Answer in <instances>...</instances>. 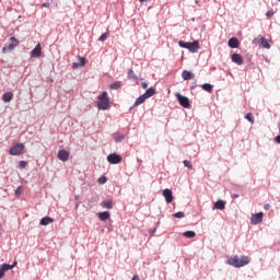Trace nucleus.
Returning <instances> with one entry per match:
<instances>
[{
	"label": "nucleus",
	"mask_w": 280,
	"mask_h": 280,
	"mask_svg": "<svg viewBox=\"0 0 280 280\" xmlns=\"http://www.w3.org/2000/svg\"><path fill=\"white\" fill-rule=\"evenodd\" d=\"M131 280H139V276H133Z\"/></svg>",
	"instance_id": "obj_43"
},
{
	"label": "nucleus",
	"mask_w": 280,
	"mask_h": 280,
	"mask_svg": "<svg viewBox=\"0 0 280 280\" xmlns=\"http://www.w3.org/2000/svg\"><path fill=\"white\" fill-rule=\"evenodd\" d=\"M14 266H16V262H14L13 265H8V264L0 265V279H3V277H5L7 270H12Z\"/></svg>",
	"instance_id": "obj_10"
},
{
	"label": "nucleus",
	"mask_w": 280,
	"mask_h": 280,
	"mask_svg": "<svg viewBox=\"0 0 280 280\" xmlns=\"http://www.w3.org/2000/svg\"><path fill=\"white\" fill-rule=\"evenodd\" d=\"M98 183H100V185H105V183H106V177H100L98 178Z\"/></svg>",
	"instance_id": "obj_36"
},
{
	"label": "nucleus",
	"mask_w": 280,
	"mask_h": 280,
	"mask_svg": "<svg viewBox=\"0 0 280 280\" xmlns=\"http://www.w3.org/2000/svg\"><path fill=\"white\" fill-rule=\"evenodd\" d=\"M11 100H14V94L12 92H7L2 94V102L9 104Z\"/></svg>",
	"instance_id": "obj_20"
},
{
	"label": "nucleus",
	"mask_w": 280,
	"mask_h": 280,
	"mask_svg": "<svg viewBox=\"0 0 280 280\" xmlns=\"http://www.w3.org/2000/svg\"><path fill=\"white\" fill-rule=\"evenodd\" d=\"M113 139L116 143H121V141L126 140V136L119 131L115 132L113 135Z\"/></svg>",
	"instance_id": "obj_16"
},
{
	"label": "nucleus",
	"mask_w": 280,
	"mask_h": 280,
	"mask_svg": "<svg viewBox=\"0 0 280 280\" xmlns=\"http://www.w3.org/2000/svg\"><path fill=\"white\" fill-rule=\"evenodd\" d=\"M25 167H27V162H25V161H20V162H19V168H20V170H25Z\"/></svg>",
	"instance_id": "obj_35"
},
{
	"label": "nucleus",
	"mask_w": 280,
	"mask_h": 280,
	"mask_svg": "<svg viewBox=\"0 0 280 280\" xmlns=\"http://www.w3.org/2000/svg\"><path fill=\"white\" fill-rule=\"evenodd\" d=\"M178 45H179V47H182V49H187L188 45H189V42L179 40Z\"/></svg>",
	"instance_id": "obj_32"
},
{
	"label": "nucleus",
	"mask_w": 280,
	"mask_h": 280,
	"mask_svg": "<svg viewBox=\"0 0 280 280\" xmlns=\"http://www.w3.org/2000/svg\"><path fill=\"white\" fill-rule=\"evenodd\" d=\"M228 46L231 49H237V47H240V39H237V37H232L228 40Z\"/></svg>",
	"instance_id": "obj_14"
},
{
	"label": "nucleus",
	"mask_w": 280,
	"mask_h": 280,
	"mask_svg": "<svg viewBox=\"0 0 280 280\" xmlns=\"http://www.w3.org/2000/svg\"><path fill=\"white\" fill-rule=\"evenodd\" d=\"M86 65V59L84 57L79 56V62L72 63V69H79V67H84Z\"/></svg>",
	"instance_id": "obj_17"
},
{
	"label": "nucleus",
	"mask_w": 280,
	"mask_h": 280,
	"mask_svg": "<svg viewBox=\"0 0 280 280\" xmlns=\"http://www.w3.org/2000/svg\"><path fill=\"white\" fill-rule=\"evenodd\" d=\"M121 86H122L121 81H116V82H114V83H112V84L109 85V89H110L112 91H119V89H121Z\"/></svg>",
	"instance_id": "obj_24"
},
{
	"label": "nucleus",
	"mask_w": 280,
	"mask_h": 280,
	"mask_svg": "<svg viewBox=\"0 0 280 280\" xmlns=\"http://www.w3.org/2000/svg\"><path fill=\"white\" fill-rule=\"evenodd\" d=\"M266 16L270 18V16H275V12L273 11H268L266 13Z\"/></svg>",
	"instance_id": "obj_37"
},
{
	"label": "nucleus",
	"mask_w": 280,
	"mask_h": 280,
	"mask_svg": "<svg viewBox=\"0 0 280 280\" xmlns=\"http://www.w3.org/2000/svg\"><path fill=\"white\" fill-rule=\"evenodd\" d=\"M57 158L59 159V161H69V151L65 149L59 150Z\"/></svg>",
	"instance_id": "obj_15"
},
{
	"label": "nucleus",
	"mask_w": 280,
	"mask_h": 280,
	"mask_svg": "<svg viewBox=\"0 0 280 280\" xmlns=\"http://www.w3.org/2000/svg\"><path fill=\"white\" fill-rule=\"evenodd\" d=\"M142 95L144 96V98L150 100V97L156 95V90L154 88H149Z\"/></svg>",
	"instance_id": "obj_18"
},
{
	"label": "nucleus",
	"mask_w": 280,
	"mask_h": 280,
	"mask_svg": "<svg viewBox=\"0 0 280 280\" xmlns=\"http://www.w3.org/2000/svg\"><path fill=\"white\" fill-rule=\"evenodd\" d=\"M43 56V48L40 44H37L34 49L31 50V58H40Z\"/></svg>",
	"instance_id": "obj_11"
},
{
	"label": "nucleus",
	"mask_w": 280,
	"mask_h": 280,
	"mask_svg": "<svg viewBox=\"0 0 280 280\" xmlns=\"http://www.w3.org/2000/svg\"><path fill=\"white\" fill-rule=\"evenodd\" d=\"M175 97H176L177 102L183 106V108H190L191 107V103L189 102V97L184 96L179 92H177L175 94Z\"/></svg>",
	"instance_id": "obj_4"
},
{
	"label": "nucleus",
	"mask_w": 280,
	"mask_h": 280,
	"mask_svg": "<svg viewBox=\"0 0 280 280\" xmlns=\"http://www.w3.org/2000/svg\"><path fill=\"white\" fill-rule=\"evenodd\" d=\"M250 264V257L248 256H232L228 258V265L232 266V268H244V266H248Z\"/></svg>",
	"instance_id": "obj_1"
},
{
	"label": "nucleus",
	"mask_w": 280,
	"mask_h": 280,
	"mask_svg": "<svg viewBox=\"0 0 280 280\" xmlns=\"http://www.w3.org/2000/svg\"><path fill=\"white\" fill-rule=\"evenodd\" d=\"M101 207H102V209H113V207H114L113 199L103 200L101 202Z\"/></svg>",
	"instance_id": "obj_19"
},
{
	"label": "nucleus",
	"mask_w": 280,
	"mask_h": 280,
	"mask_svg": "<svg viewBox=\"0 0 280 280\" xmlns=\"http://www.w3.org/2000/svg\"><path fill=\"white\" fill-rule=\"evenodd\" d=\"M253 45H259V47H262V49H270V43H268V39L264 36L254 38Z\"/></svg>",
	"instance_id": "obj_5"
},
{
	"label": "nucleus",
	"mask_w": 280,
	"mask_h": 280,
	"mask_svg": "<svg viewBox=\"0 0 280 280\" xmlns=\"http://www.w3.org/2000/svg\"><path fill=\"white\" fill-rule=\"evenodd\" d=\"M232 198H233V200H235V198H240V195L234 194V195H232Z\"/></svg>",
	"instance_id": "obj_42"
},
{
	"label": "nucleus",
	"mask_w": 280,
	"mask_h": 280,
	"mask_svg": "<svg viewBox=\"0 0 280 280\" xmlns=\"http://www.w3.org/2000/svg\"><path fill=\"white\" fill-rule=\"evenodd\" d=\"M173 217L177 218V219L185 218V212H183V211L176 212V213L173 214Z\"/></svg>",
	"instance_id": "obj_34"
},
{
	"label": "nucleus",
	"mask_w": 280,
	"mask_h": 280,
	"mask_svg": "<svg viewBox=\"0 0 280 280\" xmlns=\"http://www.w3.org/2000/svg\"><path fill=\"white\" fill-rule=\"evenodd\" d=\"M213 209H219L220 211H224V209H226V202H224V200H218L214 203Z\"/></svg>",
	"instance_id": "obj_22"
},
{
	"label": "nucleus",
	"mask_w": 280,
	"mask_h": 280,
	"mask_svg": "<svg viewBox=\"0 0 280 280\" xmlns=\"http://www.w3.org/2000/svg\"><path fill=\"white\" fill-rule=\"evenodd\" d=\"M264 209H265L266 211H268V210L270 209V203H266V205L264 206Z\"/></svg>",
	"instance_id": "obj_40"
},
{
	"label": "nucleus",
	"mask_w": 280,
	"mask_h": 280,
	"mask_svg": "<svg viewBox=\"0 0 280 280\" xmlns=\"http://www.w3.org/2000/svg\"><path fill=\"white\" fill-rule=\"evenodd\" d=\"M110 218V212L108 211H103L98 213V219L101 220V222H106V220H108Z\"/></svg>",
	"instance_id": "obj_23"
},
{
	"label": "nucleus",
	"mask_w": 280,
	"mask_h": 280,
	"mask_svg": "<svg viewBox=\"0 0 280 280\" xmlns=\"http://www.w3.org/2000/svg\"><path fill=\"white\" fill-rule=\"evenodd\" d=\"M54 219L51 217H44L40 221L39 224L42 226H49V224H52Z\"/></svg>",
	"instance_id": "obj_21"
},
{
	"label": "nucleus",
	"mask_w": 280,
	"mask_h": 280,
	"mask_svg": "<svg viewBox=\"0 0 280 280\" xmlns=\"http://www.w3.org/2000/svg\"><path fill=\"white\" fill-rule=\"evenodd\" d=\"M261 222H264V212L252 214L250 224L257 225L261 224Z\"/></svg>",
	"instance_id": "obj_7"
},
{
	"label": "nucleus",
	"mask_w": 280,
	"mask_h": 280,
	"mask_svg": "<svg viewBox=\"0 0 280 280\" xmlns=\"http://www.w3.org/2000/svg\"><path fill=\"white\" fill-rule=\"evenodd\" d=\"M201 89L203 91H207V93H213V85H211V83H203L201 85Z\"/></svg>",
	"instance_id": "obj_26"
},
{
	"label": "nucleus",
	"mask_w": 280,
	"mask_h": 280,
	"mask_svg": "<svg viewBox=\"0 0 280 280\" xmlns=\"http://www.w3.org/2000/svg\"><path fill=\"white\" fill-rule=\"evenodd\" d=\"M231 60L232 62H234V65H238V67H242V65H244V57H242V55L237 52L231 56Z\"/></svg>",
	"instance_id": "obj_13"
},
{
	"label": "nucleus",
	"mask_w": 280,
	"mask_h": 280,
	"mask_svg": "<svg viewBox=\"0 0 280 280\" xmlns=\"http://www.w3.org/2000/svg\"><path fill=\"white\" fill-rule=\"evenodd\" d=\"M19 45V39L16 37H11L10 43L2 48V54L7 51H14V48Z\"/></svg>",
	"instance_id": "obj_6"
},
{
	"label": "nucleus",
	"mask_w": 280,
	"mask_h": 280,
	"mask_svg": "<svg viewBox=\"0 0 280 280\" xmlns=\"http://www.w3.org/2000/svg\"><path fill=\"white\" fill-rule=\"evenodd\" d=\"M276 143H280V135L275 138Z\"/></svg>",
	"instance_id": "obj_41"
},
{
	"label": "nucleus",
	"mask_w": 280,
	"mask_h": 280,
	"mask_svg": "<svg viewBox=\"0 0 280 280\" xmlns=\"http://www.w3.org/2000/svg\"><path fill=\"white\" fill-rule=\"evenodd\" d=\"M245 119H247V121H249V124H255V117H253V113H247L245 115Z\"/></svg>",
	"instance_id": "obj_30"
},
{
	"label": "nucleus",
	"mask_w": 280,
	"mask_h": 280,
	"mask_svg": "<svg viewBox=\"0 0 280 280\" xmlns=\"http://www.w3.org/2000/svg\"><path fill=\"white\" fill-rule=\"evenodd\" d=\"M183 236L187 237L188 240H191V238L196 237V232H194V231H186V232L183 233Z\"/></svg>",
	"instance_id": "obj_29"
},
{
	"label": "nucleus",
	"mask_w": 280,
	"mask_h": 280,
	"mask_svg": "<svg viewBox=\"0 0 280 280\" xmlns=\"http://www.w3.org/2000/svg\"><path fill=\"white\" fill-rule=\"evenodd\" d=\"M162 196L165 198L167 205H172V202H174V194L170 188L164 189Z\"/></svg>",
	"instance_id": "obj_9"
},
{
	"label": "nucleus",
	"mask_w": 280,
	"mask_h": 280,
	"mask_svg": "<svg viewBox=\"0 0 280 280\" xmlns=\"http://www.w3.org/2000/svg\"><path fill=\"white\" fill-rule=\"evenodd\" d=\"M0 235H1V224H0Z\"/></svg>",
	"instance_id": "obj_47"
},
{
	"label": "nucleus",
	"mask_w": 280,
	"mask_h": 280,
	"mask_svg": "<svg viewBox=\"0 0 280 280\" xmlns=\"http://www.w3.org/2000/svg\"><path fill=\"white\" fill-rule=\"evenodd\" d=\"M278 1H280V0H278Z\"/></svg>",
	"instance_id": "obj_48"
},
{
	"label": "nucleus",
	"mask_w": 280,
	"mask_h": 280,
	"mask_svg": "<svg viewBox=\"0 0 280 280\" xmlns=\"http://www.w3.org/2000/svg\"><path fill=\"white\" fill-rule=\"evenodd\" d=\"M182 78L183 80H191V78H194V74L187 70H184L182 72Z\"/></svg>",
	"instance_id": "obj_28"
},
{
	"label": "nucleus",
	"mask_w": 280,
	"mask_h": 280,
	"mask_svg": "<svg viewBox=\"0 0 280 280\" xmlns=\"http://www.w3.org/2000/svg\"><path fill=\"white\" fill-rule=\"evenodd\" d=\"M145 100H148L143 94L140 95L133 103V106H141V104H143V102H145Z\"/></svg>",
	"instance_id": "obj_27"
},
{
	"label": "nucleus",
	"mask_w": 280,
	"mask_h": 280,
	"mask_svg": "<svg viewBox=\"0 0 280 280\" xmlns=\"http://www.w3.org/2000/svg\"><path fill=\"white\" fill-rule=\"evenodd\" d=\"M141 86H142V89H148V82H142Z\"/></svg>",
	"instance_id": "obj_39"
},
{
	"label": "nucleus",
	"mask_w": 280,
	"mask_h": 280,
	"mask_svg": "<svg viewBox=\"0 0 280 280\" xmlns=\"http://www.w3.org/2000/svg\"><path fill=\"white\" fill-rule=\"evenodd\" d=\"M108 39V32L107 33H104L100 36L98 40L101 43H104V40H107Z\"/></svg>",
	"instance_id": "obj_33"
},
{
	"label": "nucleus",
	"mask_w": 280,
	"mask_h": 280,
	"mask_svg": "<svg viewBox=\"0 0 280 280\" xmlns=\"http://www.w3.org/2000/svg\"><path fill=\"white\" fill-rule=\"evenodd\" d=\"M155 232H156V229L152 230V232H151V233H155Z\"/></svg>",
	"instance_id": "obj_46"
},
{
	"label": "nucleus",
	"mask_w": 280,
	"mask_h": 280,
	"mask_svg": "<svg viewBox=\"0 0 280 280\" xmlns=\"http://www.w3.org/2000/svg\"><path fill=\"white\" fill-rule=\"evenodd\" d=\"M49 2H44L43 4H42V8H49Z\"/></svg>",
	"instance_id": "obj_38"
},
{
	"label": "nucleus",
	"mask_w": 280,
	"mask_h": 280,
	"mask_svg": "<svg viewBox=\"0 0 280 280\" xmlns=\"http://www.w3.org/2000/svg\"><path fill=\"white\" fill-rule=\"evenodd\" d=\"M127 78H128V80H133L135 82H137V80H139V77H137L135 74V71L132 69L128 70Z\"/></svg>",
	"instance_id": "obj_25"
},
{
	"label": "nucleus",
	"mask_w": 280,
	"mask_h": 280,
	"mask_svg": "<svg viewBox=\"0 0 280 280\" xmlns=\"http://www.w3.org/2000/svg\"><path fill=\"white\" fill-rule=\"evenodd\" d=\"M97 108L98 110H108L110 108V100H108V92H103L97 96Z\"/></svg>",
	"instance_id": "obj_2"
},
{
	"label": "nucleus",
	"mask_w": 280,
	"mask_h": 280,
	"mask_svg": "<svg viewBox=\"0 0 280 280\" xmlns=\"http://www.w3.org/2000/svg\"><path fill=\"white\" fill-rule=\"evenodd\" d=\"M140 1V3H143V2H145V1H148V0H139Z\"/></svg>",
	"instance_id": "obj_45"
},
{
	"label": "nucleus",
	"mask_w": 280,
	"mask_h": 280,
	"mask_svg": "<svg viewBox=\"0 0 280 280\" xmlns=\"http://www.w3.org/2000/svg\"><path fill=\"white\" fill-rule=\"evenodd\" d=\"M183 164L185 167H187L188 170H192L194 164H191V162L189 160H184Z\"/></svg>",
	"instance_id": "obj_31"
},
{
	"label": "nucleus",
	"mask_w": 280,
	"mask_h": 280,
	"mask_svg": "<svg viewBox=\"0 0 280 280\" xmlns=\"http://www.w3.org/2000/svg\"><path fill=\"white\" fill-rule=\"evenodd\" d=\"M133 108H137V106H135V104L131 107H129V110H133Z\"/></svg>",
	"instance_id": "obj_44"
},
{
	"label": "nucleus",
	"mask_w": 280,
	"mask_h": 280,
	"mask_svg": "<svg viewBox=\"0 0 280 280\" xmlns=\"http://www.w3.org/2000/svg\"><path fill=\"white\" fill-rule=\"evenodd\" d=\"M188 51L191 54H196L198 49H200V42L195 40V42H188Z\"/></svg>",
	"instance_id": "obj_12"
},
{
	"label": "nucleus",
	"mask_w": 280,
	"mask_h": 280,
	"mask_svg": "<svg viewBox=\"0 0 280 280\" xmlns=\"http://www.w3.org/2000/svg\"><path fill=\"white\" fill-rule=\"evenodd\" d=\"M107 161L112 165H118V163L121 162V155H119L117 153H112V154L107 155Z\"/></svg>",
	"instance_id": "obj_8"
},
{
	"label": "nucleus",
	"mask_w": 280,
	"mask_h": 280,
	"mask_svg": "<svg viewBox=\"0 0 280 280\" xmlns=\"http://www.w3.org/2000/svg\"><path fill=\"white\" fill-rule=\"evenodd\" d=\"M23 150H25V144H23V143H15L9 150V154H11V156H20V154H23Z\"/></svg>",
	"instance_id": "obj_3"
}]
</instances>
